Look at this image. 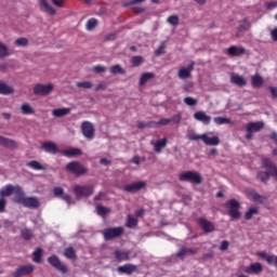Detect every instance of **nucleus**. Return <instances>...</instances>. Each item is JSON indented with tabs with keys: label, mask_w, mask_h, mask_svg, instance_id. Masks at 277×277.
<instances>
[{
	"label": "nucleus",
	"mask_w": 277,
	"mask_h": 277,
	"mask_svg": "<svg viewBox=\"0 0 277 277\" xmlns=\"http://www.w3.org/2000/svg\"><path fill=\"white\" fill-rule=\"evenodd\" d=\"M13 196V201L17 205H23V207L28 209H38V207H40V199H38V197L25 196V190H23L21 185H15Z\"/></svg>",
	"instance_id": "1"
},
{
	"label": "nucleus",
	"mask_w": 277,
	"mask_h": 277,
	"mask_svg": "<svg viewBox=\"0 0 277 277\" xmlns=\"http://www.w3.org/2000/svg\"><path fill=\"white\" fill-rule=\"evenodd\" d=\"M182 183H193V185H200L202 183V175L197 171H185L179 176Z\"/></svg>",
	"instance_id": "2"
},
{
	"label": "nucleus",
	"mask_w": 277,
	"mask_h": 277,
	"mask_svg": "<svg viewBox=\"0 0 277 277\" xmlns=\"http://www.w3.org/2000/svg\"><path fill=\"white\" fill-rule=\"evenodd\" d=\"M72 192L78 200H80V198H90V196L94 194V185H75Z\"/></svg>",
	"instance_id": "3"
},
{
	"label": "nucleus",
	"mask_w": 277,
	"mask_h": 277,
	"mask_svg": "<svg viewBox=\"0 0 277 277\" xmlns=\"http://www.w3.org/2000/svg\"><path fill=\"white\" fill-rule=\"evenodd\" d=\"M105 241H111L113 239H118L124 235V227H109L102 232Z\"/></svg>",
	"instance_id": "4"
},
{
	"label": "nucleus",
	"mask_w": 277,
	"mask_h": 277,
	"mask_svg": "<svg viewBox=\"0 0 277 277\" xmlns=\"http://www.w3.org/2000/svg\"><path fill=\"white\" fill-rule=\"evenodd\" d=\"M67 172H71V174H76V176H83V174H88V168H85L79 161H71L66 164Z\"/></svg>",
	"instance_id": "5"
},
{
	"label": "nucleus",
	"mask_w": 277,
	"mask_h": 277,
	"mask_svg": "<svg viewBox=\"0 0 277 277\" xmlns=\"http://www.w3.org/2000/svg\"><path fill=\"white\" fill-rule=\"evenodd\" d=\"M144 187H146V182L138 181V182H132V183H130L128 185H124L122 187V189L127 194H135L137 192H142V189H144Z\"/></svg>",
	"instance_id": "6"
},
{
	"label": "nucleus",
	"mask_w": 277,
	"mask_h": 277,
	"mask_svg": "<svg viewBox=\"0 0 277 277\" xmlns=\"http://www.w3.org/2000/svg\"><path fill=\"white\" fill-rule=\"evenodd\" d=\"M48 263H50L52 267L61 272V274H68V267L62 263L57 255H51L50 258H48Z\"/></svg>",
	"instance_id": "7"
},
{
	"label": "nucleus",
	"mask_w": 277,
	"mask_h": 277,
	"mask_svg": "<svg viewBox=\"0 0 277 277\" xmlns=\"http://www.w3.org/2000/svg\"><path fill=\"white\" fill-rule=\"evenodd\" d=\"M53 88H55L53 84H41L38 83L34 87V94L36 96H49L50 92H53Z\"/></svg>",
	"instance_id": "8"
},
{
	"label": "nucleus",
	"mask_w": 277,
	"mask_h": 277,
	"mask_svg": "<svg viewBox=\"0 0 277 277\" xmlns=\"http://www.w3.org/2000/svg\"><path fill=\"white\" fill-rule=\"evenodd\" d=\"M53 195L55 196V198H61L62 200H65V202H67V205L75 203V199H72V196H70L69 194H66L64 192V188H62V187H54Z\"/></svg>",
	"instance_id": "9"
},
{
	"label": "nucleus",
	"mask_w": 277,
	"mask_h": 277,
	"mask_svg": "<svg viewBox=\"0 0 277 277\" xmlns=\"http://www.w3.org/2000/svg\"><path fill=\"white\" fill-rule=\"evenodd\" d=\"M34 269L36 267L32 264L22 265L15 269L13 277L29 276V274H34Z\"/></svg>",
	"instance_id": "10"
},
{
	"label": "nucleus",
	"mask_w": 277,
	"mask_h": 277,
	"mask_svg": "<svg viewBox=\"0 0 277 277\" xmlns=\"http://www.w3.org/2000/svg\"><path fill=\"white\" fill-rule=\"evenodd\" d=\"M196 63L194 61L187 67H181L177 71L179 79H192V71L194 70Z\"/></svg>",
	"instance_id": "11"
},
{
	"label": "nucleus",
	"mask_w": 277,
	"mask_h": 277,
	"mask_svg": "<svg viewBox=\"0 0 277 277\" xmlns=\"http://www.w3.org/2000/svg\"><path fill=\"white\" fill-rule=\"evenodd\" d=\"M81 132L87 140H92V137H94V124L90 121H83L81 123Z\"/></svg>",
	"instance_id": "12"
},
{
	"label": "nucleus",
	"mask_w": 277,
	"mask_h": 277,
	"mask_svg": "<svg viewBox=\"0 0 277 277\" xmlns=\"http://www.w3.org/2000/svg\"><path fill=\"white\" fill-rule=\"evenodd\" d=\"M197 224L202 228L203 233H213L215 230V224L205 217L197 219Z\"/></svg>",
	"instance_id": "13"
},
{
	"label": "nucleus",
	"mask_w": 277,
	"mask_h": 277,
	"mask_svg": "<svg viewBox=\"0 0 277 277\" xmlns=\"http://www.w3.org/2000/svg\"><path fill=\"white\" fill-rule=\"evenodd\" d=\"M0 146L3 148H9V150H16V148H18V142L0 135Z\"/></svg>",
	"instance_id": "14"
},
{
	"label": "nucleus",
	"mask_w": 277,
	"mask_h": 277,
	"mask_svg": "<svg viewBox=\"0 0 277 277\" xmlns=\"http://www.w3.org/2000/svg\"><path fill=\"white\" fill-rule=\"evenodd\" d=\"M263 166L266 169L268 176H274V179H277V167L274 162L265 158L263 159Z\"/></svg>",
	"instance_id": "15"
},
{
	"label": "nucleus",
	"mask_w": 277,
	"mask_h": 277,
	"mask_svg": "<svg viewBox=\"0 0 277 277\" xmlns=\"http://www.w3.org/2000/svg\"><path fill=\"white\" fill-rule=\"evenodd\" d=\"M246 194L249 196V198H252L254 202H259L260 205H263V202L266 200V198L256 193L254 188H246Z\"/></svg>",
	"instance_id": "16"
},
{
	"label": "nucleus",
	"mask_w": 277,
	"mask_h": 277,
	"mask_svg": "<svg viewBox=\"0 0 277 277\" xmlns=\"http://www.w3.org/2000/svg\"><path fill=\"white\" fill-rule=\"evenodd\" d=\"M117 272H119V274H127L128 276H131V274L137 272V266L135 264H124L117 267Z\"/></svg>",
	"instance_id": "17"
},
{
	"label": "nucleus",
	"mask_w": 277,
	"mask_h": 277,
	"mask_svg": "<svg viewBox=\"0 0 277 277\" xmlns=\"http://www.w3.org/2000/svg\"><path fill=\"white\" fill-rule=\"evenodd\" d=\"M262 129H265V122L263 121L249 122L247 126L249 133H259Z\"/></svg>",
	"instance_id": "18"
},
{
	"label": "nucleus",
	"mask_w": 277,
	"mask_h": 277,
	"mask_svg": "<svg viewBox=\"0 0 277 277\" xmlns=\"http://www.w3.org/2000/svg\"><path fill=\"white\" fill-rule=\"evenodd\" d=\"M230 82L234 83V85H238V88H246V85H248L246 78L236 74H232Z\"/></svg>",
	"instance_id": "19"
},
{
	"label": "nucleus",
	"mask_w": 277,
	"mask_h": 277,
	"mask_svg": "<svg viewBox=\"0 0 277 277\" xmlns=\"http://www.w3.org/2000/svg\"><path fill=\"white\" fill-rule=\"evenodd\" d=\"M245 53L246 48L243 47L232 45L227 49V55H230V57H238L239 55H243Z\"/></svg>",
	"instance_id": "20"
},
{
	"label": "nucleus",
	"mask_w": 277,
	"mask_h": 277,
	"mask_svg": "<svg viewBox=\"0 0 277 277\" xmlns=\"http://www.w3.org/2000/svg\"><path fill=\"white\" fill-rule=\"evenodd\" d=\"M195 120H198L199 122H203V124H210L211 123V116H208L206 111L199 110L194 114Z\"/></svg>",
	"instance_id": "21"
},
{
	"label": "nucleus",
	"mask_w": 277,
	"mask_h": 277,
	"mask_svg": "<svg viewBox=\"0 0 277 277\" xmlns=\"http://www.w3.org/2000/svg\"><path fill=\"white\" fill-rule=\"evenodd\" d=\"M258 256H260V259L266 260L268 265H275V267H277V255H269L265 251H261L258 253Z\"/></svg>",
	"instance_id": "22"
},
{
	"label": "nucleus",
	"mask_w": 277,
	"mask_h": 277,
	"mask_svg": "<svg viewBox=\"0 0 277 277\" xmlns=\"http://www.w3.org/2000/svg\"><path fill=\"white\" fill-rule=\"evenodd\" d=\"M41 148L45 150V153H50V155H57L60 149H57V145L53 142H45L42 144Z\"/></svg>",
	"instance_id": "23"
},
{
	"label": "nucleus",
	"mask_w": 277,
	"mask_h": 277,
	"mask_svg": "<svg viewBox=\"0 0 277 277\" xmlns=\"http://www.w3.org/2000/svg\"><path fill=\"white\" fill-rule=\"evenodd\" d=\"M246 274H261L263 272V265L259 262L250 264L245 268Z\"/></svg>",
	"instance_id": "24"
},
{
	"label": "nucleus",
	"mask_w": 277,
	"mask_h": 277,
	"mask_svg": "<svg viewBox=\"0 0 277 277\" xmlns=\"http://www.w3.org/2000/svg\"><path fill=\"white\" fill-rule=\"evenodd\" d=\"M114 256L118 263H122V261H129L131 259L129 252L123 250H116L114 252Z\"/></svg>",
	"instance_id": "25"
},
{
	"label": "nucleus",
	"mask_w": 277,
	"mask_h": 277,
	"mask_svg": "<svg viewBox=\"0 0 277 277\" xmlns=\"http://www.w3.org/2000/svg\"><path fill=\"white\" fill-rule=\"evenodd\" d=\"M203 144H206V146H220V137L219 136L209 137V134L205 133Z\"/></svg>",
	"instance_id": "26"
},
{
	"label": "nucleus",
	"mask_w": 277,
	"mask_h": 277,
	"mask_svg": "<svg viewBox=\"0 0 277 277\" xmlns=\"http://www.w3.org/2000/svg\"><path fill=\"white\" fill-rule=\"evenodd\" d=\"M265 83V80L263 79V76L255 74L254 76L251 77V84L252 88H263Z\"/></svg>",
	"instance_id": "27"
},
{
	"label": "nucleus",
	"mask_w": 277,
	"mask_h": 277,
	"mask_svg": "<svg viewBox=\"0 0 277 277\" xmlns=\"http://www.w3.org/2000/svg\"><path fill=\"white\" fill-rule=\"evenodd\" d=\"M155 153H161L168 146V138L158 140L156 143L151 142Z\"/></svg>",
	"instance_id": "28"
},
{
	"label": "nucleus",
	"mask_w": 277,
	"mask_h": 277,
	"mask_svg": "<svg viewBox=\"0 0 277 277\" xmlns=\"http://www.w3.org/2000/svg\"><path fill=\"white\" fill-rule=\"evenodd\" d=\"M63 254L64 258L68 259L69 261H77V251L72 247L65 248Z\"/></svg>",
	"instance_id": "29"
},
{
	"label": "nucleus",
	"mask_w": 277,
	"mask_h": 277,
	"mask_svg": "<svg viewBox=\"0 0 277 277\" xmlns=\"http://www.w3.org/2000/svg\"><path fill=\"white\" fill-rule=\"evenodd\" d=\"M65 157H81L83 151L79 148H69L62 151Z\"/></svg>",
	"instance_id": "30"
},
{
	"label": "nucleus",
	"mask_w": 277,
	"mask_h": 277,
	"mask_svg": "<svg viewBox=\"0 0 277 277\" xmlns=\"http://www.w3.org/2000/svg\"><path fill=\"white\" fill-rule=\"evenodd\" d=\"M0 94L3 96H9V94H14V88L8 85V83L0 81Z\"/></svg>",
	"instance_id": "31"
},
{
	"label": "nucleus",
	"mask_w": 277,
	"mask_h": 277,
	"mask_svg": "<svg viewBox=\"0 0 277 277\" xmlns=\"http://www.w3.org/2000/svg\"><path fill=\"white\" fill-rule=\"evenodd\" d=\"M68 114H70V108H56L52 110L54 118H64V116H68Z\"/></svg>",
	"instance_id": "32"
},
{
	"label": "nucleus",
	"mask_w": 277,
	"mask_h": 277,
	"mask_svg": "<svg viewBox=\"0 0 277 277\" xmlns=\"http://www.w3.org/2000/svg\"><path fill=\"white\" fill-rule=\"evenodd\" d=\"M14 187H16V185H12V184H9L5 187H3L0 190V197L5 198L8 196H12V194H14Z\"/></svg>",
	"instance_id": "33"
},
{
	"label": "nucleus",
	"mask_w": 277,
	"mask_h": 277,
	"mask_svg": "<svg viewBox=\"0 0 277 277\" xmlns=\"http://www.w3.org/2000/svg\"><path fill=\"white\" fill-rule=\"evenodd\" d=\"M107 198V194H105L104 192H100L94 198V202H95V209H107L106 207H104L101 203H97L98 200H105Z\"/></svg>",
	"instance_id": "34"
},
{
	"label": "nucleus",
	"mask_w": 277,
	"mask_h": 277,
	"mask_svg": "<svg viewBox=\"0 0 277 277\" xmlns=\"http://www.w3.org/2000/svg\"><path fill=\"white\" fill-rule=\"evenodd\" d=\"M150 79H155L154 72H144L141 75L140 78V85H146L147 81H150Z\"/></svg>",
	"instance_id": "35"
},
{
	"label": "nucleus",
	"mask_w": 277,
	"mask_h": 277,
	"mask_svg": "<svg viewBox=\"0 0 277 277\" xmlns=\"http://www.w3.org/2000/svg\"><path fill=\"white\" fill-rule=\"evenodd\" d=\"M42 254H43L42 248H37L32 252V261H34V263H42Z\"/></svg>",
	"instance_id": "36"
},
{
	"label": "nucleus",
	"mask_w": 277,
	"mask_h": 277,
	"mask_svg": "<svg viewBox=\"0 0 277 277\" xmlns=\"http://www.w3.org/2000/svg\"><path fill=\"white\" fill-rule=\"evenodd\" d=\"M224 207H226V209H240L241 203L237 199H229L227 202H225Z\"/></svg>",
	"instance_id": "37"
},
{
	"label": "nucleus",
	"mask_w": 277,
	"mask_h": 277,
	"mask_svg": "<svg viewBox=\"0 0 277 277\" xmlns=\"http://www.w3.org/2000/svg\"><path fill=\"white\" fill-rule=\"evenodd\" d=\"M40 3L42 5V8H44L45 12H49L51 14V16H55L57 11H55V9L53 6H51V4H49V2L47 0H40Z\"/></svg>",
	"instance_id": "38"
},
{
	"label": "nucleus",
	"mask_w": 277,
	"mask_h": 277,
	"mask_svg": "<svg viewBox=\"0 0 277 277\" xmlns=\"http://www.w3.org/2000/svg\"><path fill=\"white\" fill-rule=\"evenodd\" d=\"M126 226L127 228H135V226H137V219H135V216L128 214Z\"/></svg>",
	"instance_id": "39"
},
{
	"label": "nucleus",
	"mask_w": 277,
	"mask_h": 277,
	"mask_svg": "<svg viewBox=\"0 0 277 277\" xmlns=\"http://www.w3.org/2000/svg\"><path fill=\"white\" fill-rule=\"evenodd\" d=\"M110 75H127V71L120 65H114L110 67Z\"/></svg>",
	"instance_id": "40"
},
{
	"label": "nucleus",
	"mask_w": 277,
	"mask_h": 277,
	"mask_svg": "<svg viewBox=\"0 0 277 277\" xmlns=\"http://www.w3.org/2000/svg\"><path fill=\"white\" fill-rule=\"evenodd\" d=\"M215 124H233V120L228 117H214Z\"/></svg>",
	"instance_id": "41"
},
{
	"label": "nucleus",
	"mask_w": 277,
	"mask_h": 277,
	"mask_svg": "<svg viewBox=\"0 0 277 277\" xmlns=\"http://www.w3.org/2000/svg\"><path fill=\"white\" fill-rule=\"evenodd\" d=\"M94 84L92 81H82V82H76V88L82 89V90H92Z\"/></svg>",
	"instance_id": "42"
},
{
	"label": "nucleus",
	"mask_w": 277,
	"mask_h": 277,
	"mask_svg": "<svg viewBox=\"0 0 277 277\" xmlns=\"http://www.w3.org/2000/svg\"><path fill=\"white\" fill-rule=\"evenodd\" d=\"M28 168H32V170H45L42 163L38 162L37 160H31L26 163Z\"/></svg>",
	"instance_id": "43"
},
{
	"label": "nucleus",
	"mask_w": 277,
	"mask_h": 277,
	"mask_svg": "<svg viewBox=\"0 0 277 277\" xmlns=\"http://www.w3.org/2000/svg\"><path fill=\"white\" fill-rule=\"evenodd\" d=\"M0 57H10V49L3 42H0Z\"/></svg>",
	"instance_id": "44"
},
{
	"label": "nucleus",
	"mask_w": 277,
	"mask_h": 277,
	"mask_svg": "<svg viewBox=\"0 0 277 277\" xmlns=\"http://www.w3.org/2000/svg\"><path fill=\"white\" fill-rule=\"evenodd\" d=\"M258 179L262 183H267V181H269V173L267 171H260L258 172Z\"/></svg>",
	"instance_id": "45"
},
{
	"label": "nucleus",
	"mask_w": 277,
	"mask_h": 277,
	"mask_svg": "<svg viewBox=\"0 0 277 277\" xmlns=\"http://www.w3.org/2000/svg\"><path fill=\"white\" fill-rule=\"evenodd\" d=\"M98 25V19L91 18L87 22V30L92 31Z\"/></svg>",
	"instance_id": "46"
},
{
	"label": "nucleus",
	"mask_w": 277,
	"mask_h": 277,
	"mask_svg": "<svg viewBox=\"0 0 277 277\" xmlns=\"http://www.w3.org/2000/svg\"><path fill=\"white\" fill-rule=\"evenodd\" d=\"M131 63L134 67L142 66L144 64V56H133Z\"/></svg>",
	"instance_id": "47"
},
{
	"label": "nucleus",
	"mask_w": 277,
	"mask_h": 277,
	"mask_svg": "<svg viewBox=\"0 0 277 277\" xmlns=\"http://www.w3.org/2000/svg\"><path fill=\"white\" fill-rule=\"evenodd\" d=\"M21 109H22V114H24L26 116L29 114H35L34 108H31V106L29 104H23Z\"/></svg>",
	"instance_id": "48"
},
{
	"label": "nucleus",
	"mask_w": 277,
	"mask_h": 277,
	"mask_svg": "<svg viewBox=\"0 0 277 277\" xmlns=\"http://www.w3.org/2000/svg\"><path fill=\"white\" fill-rule=\"evenodd\" d=\"M187 140L190 142H198V140H205V134H187Z\"/></svg>",
	"instance_id": "49"
},
{
	"label": "nucleus",
	"mask_w": 277,
	"mask_h": 277,
	"mask_svg": "<svg viewBox=\"0 0 277 277\" xmlns=\"http://www.w3.org/2000/svg\"><path fill=\"white\" fill-rule=\"evenodd\" d=\"M23 239H25L26 241H29V239H31V237H34V233L30 229H23L21 233Z\"/></svg>",
	"instance_id": "50"
},
{
	"label": "nucleus",
	"mask_w": 277,
	"mask_h": 277,
	"mask_svg": "<svg viewBox=\"0 0 277 277\" xmlns=\"http://www.w3.org/2000/svg\"><path fill=\"white\" fill-rule=\"evenodd\" d=\"M184 103H185V105H188V107H194V106L198 105V100H196L192 96H188V97L184 98Z\"/></svg>",
	"instance_id": "51"
},
{
	"label": "nucleus",
	"mask_w": 277,
	"mask_h": 277,
	"mask_svg": "<svg viewBox=\"0 0 277 277\" xmlns=\"http://www.w3.org/2000/svg\"><path fill=\"white\" fill-rule=\"evenodd\" d=\"M15 44L16 47H27V44H29V39L25 37L17 38Z\"/></svg>",
	"instance_id": "52"
},
{
	"label": "nucleus",
	"mask_w": 277,
	"mask_h": 277,
	"mask_svg": "<svg viewBox=\"0 0 277 277\" xmlns=\"http://www.w3.org/2000/svg\"><path fill=\"white\" fill-rule=\"evenodd\" d=\"M228 215H230L233 220H239V217H241V212H239V209H229Z\"/></svg>",
	"instance_id": "53"
},
{
	"label": "nucleus",
	"mask_w": 277,
	"mask_h": 277,
	"mask_svg": "<svg viewBox=\"0 0 277 277\" xmlns=\"http://www.w3.org/2000/svg\"><path fill=\"white\" fill-rule=\"evenodd\" d=\"M167 23H169V25H173V27H176V25H179V15H170L167 18Z\"/></svg>",
	"instance_id": "54"
},
{
	"label": "nucleus",
	"mask_w": 277,
	"mask_h": 277,
	"mask_svg": "<svg viewBox=\"0 0 277 277\" xmlns=\"http://www.w3.org/2000/svg\"><path fill=\"white\" fill-rule=\"evenodd\" d=\"M166 53V42H162L156 50L155 55L159 57L160 55H163Z\"/></svg>",
	"instance_id": "55"
},
{
	"label": "nucleus",
	"mask_w": 277,
	"mask_h": 277,
	"mask_svg": "<svg viewBox=\"0 0 277 277\" xmlns=\"http://www.w3.org/2000/svg\"><path fill=\"white\" fill-rule=\"evenodd\" d=\"M238 29L239 31H248V29H250V23L248 22V19H243L242 22H240Z\"/></svg>",
	"instance_id": "56"
},
{
	"label": "nucleus",
	"mask_w": 277,
	"mask_h": 277,
	"mask_svg": "<svg viewBox=\"0 0 277 277\" xmlns=\"http://www.w3.org/2000/svg\"><path fill=\"white\" fill-rule=\"evenodd\" d=\"M93 72H95V75H101L103 72H107V67H105L103 65H96L93 67Z\"/></svg>",
	"instance_id": "57"
},
{
	"label": "nucleus",
	"mask_w": 277,
	"mask_h": 277,
	"mask_svg": "<svg viewBox=\"0 0 277 277\" xmlns=\"http://www.w3.org/2000/svg\"><path fill=\"white\" fill-rule=\"evenodd\" d=\"M256 213H259V209H249L245 214V219L252 220V215H256Z\"/></svg>",
	"instance_id": "58"
},
{
	"label": "nucleus",
	"mask_w": 277,
	"mask_h": 277,
	"mask_svg": "<svg viewBox=\"0 0 277 277\" xmlns=\"http://www.w3.org/2000/svg\"><path fill=\"white\" fill-rule=\"evenodd\" d=\"M175 256L177 259H185V256H187V248L186 247H182L179 252L175 254Z\"/></svg>",
	"instance_id": "59"
},
{
	"label": "nucleus",
	"mask_w": 277,
	"mask_h": 277,
	"mask_svg": "<svg viewBox=\"0 0 277 277\" xmlns=\"http://www.w3.org/2000/svg\"><path fill=\"white\" fill-rule=\"evenodd\" d=\"M146 0H131L123 4V8H130L131 5H137V3H144Z\"/></svg>",
	"instance_id": "60"
},
{
	"label": "nucleus",
	"mask_w": 277,
	"mask_h": 277,
	"mask_svg": "<svg viewBox=\"0 0 277 277\" xmlns=\"http://www.w3.org/2000/svg\"><path fill=\"white\" fill-rule=\"evenodd\" d=\"M156 124H157V129H159V127H166L167 124H170V118L169 119L162 118L158 122H156Z\"/></svg>",
	"instance_id": "61"
},
{
	"label": "nucleus",
	"mask_w": 277,
	"mask_h": 277,
	"mask_svg": "<svg viewBox=\"0 0 277 277\" xmlns=\"http://www.w3.org/2000/svg\"><path fill=\"white\" fill-rule=\"evenodd\" d=\"M109 209H97L96 213L97 215H101V217H105L109 213Z\"/></svg>",
	"instance_id": "62"
},
{
	"label": "nucleus",
	"mask_w": 277,
	"mask_h": 277,
	"mask_svg": "<svg viewBox=\"0 0 277 277\" xmlns=\"http://www.w3.org/2000/svg\"><path fill=\"white\" fill-rule=\"evenodd\" d=\"M268 90L271 92L272 98H277V88L276 87H268Z\"/></svg>",
	"instance_id": "63"
},
{
	"label": "nucleus",
	"mask_w": 277,
	"mask_h": 277,
	"mask_svg": "<svg viewBox=\"0 0 277 277\" xmlns=\"http://www.w3.org/2000/svg\"><path fill=\"white\" fill-rule=\"evenodd\" d=\"M271 36H272L274 42H277V27L274 28V29L271 31Z\"/></svg>",
	"instance_id": "64"
}]
</instances>
